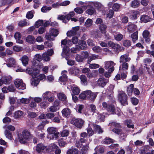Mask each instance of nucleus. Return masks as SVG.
Instances as JSON below:
<instances>
[{"instance_id": "nucleus-1", "label": "nucleus", "mask_w": 154, "mask_h": 154, "mask_svg": "<svg viewBox=\"0 0 154 154\" xmlns=\"http://www.w3.org/2000/svg\"><path fill=\"white\" fill-rule=\"evenodd\" d=\"M79 39L77 37H73L71 39L67 40L65 39L61 41V46L63 48L62 56L67 55L69 51V46H71L73 44H76L78 42Z\"/></svg>"}, {"instance_id": "nucleus-2", "label": "nucleus", "mask_w": 154, "mask_h": 154, "mask_svg": "<svg viewBox=\"0 0 154 154\" xmlns=\"http://www.w3.org/2000/svg\"><path fill=\"white\" fill-rule=\"evenodd\" d=\"M102 104L103 107L106 109L110 114H116L118 116L121 115L120 109L118 108L116 109L113 105L109 104L108 102H103Z\"/></svg>"}, {"instance_id": "nucleus-3", "label": "nucleus", "mask_w": 154, "mask_h": 154, "mask_svg": "<svg viewBox=\"0 0 154 154\" xmlns=\"http://www.w3.org/2000/svg\"><path fill=\"white\" fill-rule=\"evenodd\" d=\"M31 136L30 132L26 130H23L22 134H18V137L20 142L22 143H25L27 140Z\"/></svg>"}, {"instance_id": "nucleus-4", "label": "nucleus", "mask_w": 154, "mask_h": 154, "mask_svg": "<svg viewBox=\"0 0 154 154\" xmlns=\"http://www.w3.org/2000/svg\"><path fill=\"white\" fill-rule=\"evenodd\" d=\"M47 131L49 134L48 136V138L51 139H53L54 138L57 139L58 137L59 133L56 132L57 129L53 127L49 128L47 129Z\"/></svg>"}, {"instance_id": "nucleus-5", "label": "nucleus", "mask_w": 154, "mask_h": 154, "mask_svg": "<svg viewBox=\"0 0 154 154\" xmlns=\"http://www.w3.org/2000/svg\"><path fill=\"white\" fill-rule=\"evenodd\" d=\"M46 76L44 74H41L38 75H36L35 77H33L31 79V84L32 86H36L39 83L40 80H45Z\"/></svg>"}, {"instance_id": "nucleus-6", "label": "nucleus", "mask_w": 154, "mask_h": 154, "mask_svg": "<svg viewBox=\"0 0 154 154\" xmlns=\"http://www.w3.org/2000/svg\"><path fill=\"white\" fill-rule=\"evenodd\" d=\"M50 34L48 33L46 34L45 38L46 39L48 40L53 41L54 40V39L51 37V36H53L54 37H56L59 34V31L58 30L56 29L52 28L50 29Z\"/></svg>"}, {"instance_id": "nucleus-7", "label": "nucleus", "mask_w": 154, "mask_h": 154, "mask_svg": "<svg viewBox=\"0 0 154 154\" xmlns=\"http://www.w3.org/2000/svg\"><path fill=\"white\" fill-rule=\"evenodd\" d=\"M116 64L112 61H105L104 62V67L106 69L108 70L109 72H112L114 70V66Z\"/></svg>"}, {"instance_id": "nucleus-8", "label": "nucleus", "mask_w": 154, "mask_h": 154, "mask_svg": "<svg viewBox=\"0 0 154 154\" xmlns=\"http://www.w3.org/2000/svg\"><path fill=\"white\" fill-rule=\"evenodd\" d=\"M119 100L123 105L127 104V95L123 91H121L119 93Z\"/></svg>"}, {"instance_id": "nucleus-9", "label": "nucleus", "mask_w": 154, "mask_h": 154, "mask_svg": "<svg viewBox=\"0 0 154 154\" xmlns=\"http://www.w3.org/2000/svg\"><path fill=\"white\" fill-rule=\"evenodd\" d=\"M134 85L133 84H131L129 87L127 88V91L128 95L131 96L132 94V92L133 91L135 95H138L140 92L138 89L136 88H134Z\"/></svg>"}, {"instance_id": "nucleus-10", "label": "nucleus", "mask_w": 154, "mask_h": 154, "mask_svg": "<svg viewBox=\"0 0 154 154\" xmlns=\"http://www.w3.org/2000/svg\"><path fill=\"white\" fill-rule=\"evenodd\" d=\"M14 84L18 89L24 90L26 88L25 84L23 82L21 79H17L15 80Z\"/></svg>"}, {"instance_id": "nucleus-11", "label": "nucleus", "mask_w": 154, "mask_h": 154, "mask_svg": "<svg viewBox=\"0 0 154 154\" xmlns=\"http://www.w3.org/2000/svg\"><path fill=\"white\" fill-rule=\"evenodd\" d=\"M28 74L31 75L33 77H35L36 76V75H38L39 72V71L38 69L35 67H33V68H30L29 67H27V69L25 70V72Z\"/></svg>"}, {"instance_id": "nucleus-12", "label": "nucleus", "mask_w": 154, "mask_h": 154, "mask_svg": "<svg viewBox=\"0 0 154 154\" xmlns=\"http://www.w3.org/2000/svg\"><path fill=\"white\" fill-rule=\"evenodd\" d=\"M88 3L89 6L92 7L93 5L98 11H101L103 5L101 3L98 2H89Z\"/></svg>"}, {"instance_id": "nucleus-13", "label": "nucleus", "mask_w": 154, "mask_h": 154, "mask_svg": "<svg viewBox=\"0 0 154 154\" xmlns=\"http://www.w3.org/2000/svg\"><path fill=\"white\" fill-rule=\"evenodd\" d=\"M12 79V77L10 76L2 77L0 79V86L3 84L8 85L10 84Z\"/></svg>"}, {"instance_id": "nucleus-14", "label": "nucleus", "mask_w": 154, "mask_h": 154, "mask_svg": "<svg viewBox=\"0 0 154 154\" xmlns=\"http://www.w3.org/2000/svg\"><path fill=\"white\" fill-rule=\"evenodd\" d=\"M79 29V26L73 27L71 30L67 32L66 34L67 36L71 37L76 35Z\"/></svg>"}, {"instance_id": "nucleus-15", "label": "nucleus", "mask_w": 154, "mask_h": 154, "mask_svg": "<svg viewBox=\"0 0 154 154\" xmlns=\"http://www.w3.org/2000/svg\"><path fill=\"white\" fill-rule=\"evenodd\" d=\"M107 5L109 8H112V10L115 11H119L120 8V4L117 3H114L112 2H109L108 4Z\"/></svg>"}, {"instance_id": "nucleus-16", "label": "nucleus", "mask_w": 154, "mask_h": 154, "mask_svg": "<svg viewBox=\"0 0 154 154\" xmlns=\"http://www.w3.org/2000/svg\"><path fill=\"white\" fill-rule=\"evenodd\" d=\"M84 122V121L82 119L75 118H72L70 121L71 124L74 125H83Z\"/></svg>"}, {"instance_id": "nucleus-17", "label": "nucleus", "mask_w": 154, "mask_h": 154, "mask_svg": "<svg viewBox=\"0 0 154 154\" xmlns=\"http://www.w3.org/2000/svg\"><path fill=\"white\" fill-rule=\"evenodd\" d=\"M67 73V71L64 70L62 72L63 75L59 79V80L61 82V84L62 85H65L64 82L67 80V76L66 74Z\"/></svg>"}, {"instance_id": "nucleus-18", "label": "nucleus", "mask_w": 154, "mask_h": 154, "mask_svg": "<svg viewBox=\"0 0 154 154\" xmlns=\"http://www.w3.org/2000/svg\"><path fill=\"white\" fill-rule=\"evenodd\" d=\"M151 67L152 71L149 67H146V68L147 72L150 78H154V63L151 65Z\"/></svg>"}, {"instance_id": "nucleus-19", "label": "nucleus", "mask_w": 154, "mask_h": 154, "mask_svg": "<svg viewBox=\"0 0 154 154\" xmlns=\"http://www.w3.org/2000/svg\"><path fill=\"white\" fill-rule=\"evenodd\" d=\"M6 64L8 67H14L16 65V61L15 59L13 58H10L8 60Z\"/></svg>"}, {"instance_id": "nucleus-20", "label": "nucleus", "mask_w": 154, "mask_h": 154, "mask_svg": "<svg viewBox=\"0 0 154 154\" xmlns=\"http://www.w3.org/2000/svg\"><path fill=\"white\" fill-rule=\"evenodd\" d=\"M108 82V79H106L104 78H100L98 80L97 84L99 86L103 87L106 85Z\"/></svg>"}, {"instance_id": "nucleus-21", "label": "nucleus", "mask_w": 154, "mask_h": 154, "mask_svg": "<svg viewBox=\"0 0 154 154\" xmlns=\"http://www.w3.org/2000/svg\"><path fill=\"white\" fill-rule=\"evenodd\" d=\"M142 35L146 42H149L150 41V40L149 38L150 35L149 32L148 30H144L143 32Z\"/></svg>"}, {"instance_id": "nucleus-22", "label": "nucleus", "mask_w": 154, "mask_h": 154, "mask_svg": "<svg viewBox=\"0 0 154 154\" xmlns=\"http://www.w3.org/2000/svg\"><path fill=\"white\" fill-rule=\"evenodd\" d=\"M14 37L16 40V42L19 44H23V41L20 39L21 37V35L20 32H17L14 35Z\"/></svg>"}, {"instance_id": "nucleus-23", "label": "nucleus", "mask_w": 154, "mask_h": 154, "mask_svg": "<svg viewBox=\"0 0 154 154\" xmlns=\"http://www.w3.org/2000/svg\"><path fill=\"white\" fill-rule=\"evenodd\" d=\"M88 98L91 101H93L97 96V93H93L90 91L88 90Z\"/></svg>"}, {"instance_id": "nucleus-24", "label": "nucleus", "mask_w": 154, "mask_h": 154, "mask_svg": "<svg viewBox=\"0 0 154 154\" xmlns=\"http://www.w3.org/2000/svg\"><path fill=\"white\" fill-rule=\"evenodd\" d=\"M46 148V146L43 144L39 143L36 146V150L38 152H42Z\"/></svg>"}, {"instance_id": "nucleus-25", "label": "nucleus", "mask_w": 154, "mask_h": 154, "mask_svg": "<svg viewBox=\"0 0 154 154\" xmlns=\"http://www.w3.org/2000/svg\"><path fill=\"white\" fill-rule=\"evenodd\" d=\"M27 42L30 44H34L35 42V38L32 35H28L26 38Z\"/></svg>"}, {"instance_id": "nucleus-26", "label": "nucleus", "mask_w": 154, "mask_h": 154, "mask_svg": "<svg viewBox=\"0 0 154 154\" xmlns=\"http://www.w3.org/2000/svg\"><path fill=\"white\" fill-rule=\"evenodd\" d=\"M130 58L128 57V55L125 54L122 55L120 58V62H126L130 61Z\"/></svg>"}, {"instance_id": "nucleus-27", "label": "nucleus", "mask_w": 154, "mask_h": 154, "mask_svg": "<svg viewBox=\"0 0 154 154\" xmlns=\"http://www.w3.org/2000/svg\"><path fill=\"white\" fill-rule=\"evenodd\" d=\"M128 64L126 62H124L119 66V72L125 71L128 69Z\"/></svg>"}, {"instance_id": "nucleus-28", "label": "nucleus", "mask_w": 154, "mask_h": 154, "mask_svg": "<svg viewBox=\"0 0 154 154\" xmlns=\"http://www.w3.org/2000/svg\"><path fill=\"white\" fill-rule=\"evenodd\" d=\"M69 73L76 75L79 73V70L77 68L73 67L69 69Z\"/></svg>"}, {"instance_id": "nucleus-29", "label": "nucleus", "mask_w": 154, "mask_h": 154, "mask_svg": "<svg viewBox=\"0 0 154 154\" xmlns=\"http://www.w3.org/2000/svg\"><path fill=\"white\" fill-rule=\"evenodd\" d=\"M78 149L73 147L69 149L66 152V154H78Z\"/></svg>"}, {"instance_id": "nucleus-30", "label": "nucleus", "mask_w": 154, "mask_h": 154, "mask_svg": "<svg viewBox=\"0 0 154 154\" xmlns=\"http://www.w3.org/2000/svg\"><path fill=\"white\" fill-rule=\"evenodd\" d=\"M109 46L111 47L112 48L118 50L120 48V45L118 44H115L111 41H109L108 43Z\"/></svg>"}, {"instance_id": "nucleus-31", "label": "nucleus", "mask_w": 154, "mask_h": 154, "mask_svg": "<svg viewBox=\"0 0 154 154\" xmlns=\"http://www.w3.org/2000/svg\"><path fill=\"white\" fill-rule=\"evenodd\" d=\"M140 2L139 1L134 0L131 2L130 6L133 8H136L138 7L140 5Z\"/></svg>"}, {"instance_id": "nucleus-32", "label": "nucleus", "mask_w": 154, "mask_h": 154, "mask_svg": "<svg viewBox=\"0 0 154 154\" xmlns=\"http://www.w3.org/2000/svg\"><path fill=\"white\" fill-rule=\"evenodd\" d=\"M21 60L23 65L24 66H26L28 63V57L26 55H23L21 57Z\"/></svg>"}, {"instance_id": "nucleus-33", "label": "nucleus", "mask_w": 154, "mask_h": 154, "mask_svg": "<svg viewBox=\"0 0 154 154\" xmlns=\"http://www.w3.org/2000/svg\"><path fill=\"white\" fill-rule=\"evenodd\" d=\"M103 14L104 15L106 14V17L109 18L112 17L114 14L113 11L111 9L109 10V11L107 12H104L103 11H102Z\"/></svg>"}, {"instance_id": "nucleus-34", "label": "nucleus", "mask_w": 154, "mask_h": 154, "mask_svg": "<svg viewBox=\"0 0 154 154\" xmlns=\"http://www.w3.org/2000/svg\"><path fill=\"white\" fill-rule=\"evenodd\" d=\"M23 113L20 110L16 111L14 113V117L15 119H19L23 116Z\"/></svg>"}, {"instance_id": "nucleus-35", "label": "nucleus", "mask_w": 154, "mask_h": 154, "mask_svg": "<svg viewBox=\"0 0 154 154\" xmlns=\"http://www.w3.org/2000/svg\"><path fill=\"white\" fill-rule=\"evenodd\" d=\"M130 14V18L133 19H135L137 18V15L139 14V12L138 11L132 10Z\"/></svg>"}, {"instance_id": "nucleus-36", "label": "nucleus", "mask_w": 154, "mask_h": 154, "mask_svg": "<svg viewBox=\"0 0 154 154\" xmlns=\"http://www.w3.org/2000/svg\"><path fill=\"white\" fill-rule=\"evenodd\" d=\"M57 97L61 101H66V97L64 94L62 93H59L57 94Z\"/></svg>"}, {"instance_id": "nucleus-37", "label": "nucleus", "mask_w": 154, "mask_h": 154, "mask_svg": "<svg viewBox=\"0 0 154 154\" xmlns=\"http://www.w3.org/2000/svg\"><path fill=\"white\" fill-rule=\"evenodd\" d=\"M62 113L64 116L68 117L70 115L71 111L68 108H65L62 110Z\"/></svg>"}, {"instance_id": "nucleus-38", "label": "nucleus", "mask_w": 154, "mask_h": 154, "mask_svg": "<svg viewBox=\"0 0 154 154\" xmlns=\"http://www.w3.org/2000/svg\"><path fill=\"white\" fill-rule=\"evenodd\" d=\"M137 27L134 24H131L128 25V31L130 32H132L137 29Z\"/></svg>"}, {"instance_id": "nucleus-39", "label": "nucleus", "mask_w": 154, "mask_h": 154, "mask_svg": "<svg viewBox=\"0 0 154 154\" xmlns=\"http://www.w3.org/2000/svg\"><path fill=\"white\" fill-rule=\"evenodd\" d=\"M79 48L80 49H84L87 47L86 42L82 40L80 41L79 42Z\"/></svg>"}, {"instance_id": "nucleus-40", "label": "nucleus", "mask_w": 154, "mask_h": 154, "mask_svg": "<svg viewBox=\"0 0 154 154\" xmlns=\"http://www.w3.org/2000/svg\"><path fill=\"white\" fill-rule=\"evenodd\" d=\"M140 20L142 22L146 23L150 21V18L148 16L143 15L141 17Z\"/></svg>"}, {"instance_id": "nucleus-41", "label": "nucleus", "mask_w": 154, "mask_h": 154, "mask_svg": "<svg viewBox=\"0 0 154 154\" xmlns=\"http://www.w3.org/2000/svg\"><path fill=\"white\" fill-rule=\"evenodd\" d=\"M83 8L85 9L86 8V7L83 6L82 7H77L74 8V10L77 14H81L84 12V10L82 9V8Z\"/></svg>"}, {"instance_id": "nucleus-42", "label": "nucleus", "mask_w": 154, "mask_h": 154, "mask_svg": "<svg viewBox=\"0 0 154 154\" xmlns=\"http://www.w3.org/2000/svg\"><path fill=\"white\" fill-rule=\"evenodd\" d=\"M31 100L32 97H30L28 98H22L20 99V102L21 103L23 104H28Z\"/></svg>"}, {"instance_id": "nucleus-43", "label": "nucleus", "mask_w": 154, "mask_h": 154, "mask_svg": "<svg viewBox=\"0 0 154 154\" xmlns=\"http://www.w3.org/2000/svg\"><path fill=\"white\" fill-rule=\"evenodd\" d=\"M100 58V57L94 54H93L89 57L88 59V63L90 64L92 60Z\"/></svg>"}, {"instance_id": "nucleus-44", "label": "nucleus", "mask_w": 154, "mask_h": 154, "mask_svg": "<svg viewBox=\"0 0 154 154\" xmlns=\"http://www.w3.org/2000/svg\"><path fill=\"white\" fill-rule=\"evenodd\" d=\"M72 91L75 95H77L79 93L80 90L77 86L73 85L72 87Z\"/></svg>"}, {"instance_id": "nucleus-45", "label": "nucleus", "mask_w": 154, "mask_h": 154, "mask_svg": "<svg viewBox=\"0 0 154 154\" xmlns=\"http://www.w3.org/2000/svg\"><path fill=\"white\" fill-rule=\"evenodd\" d=\"M138 32L137 30L131 35V38L132 39V41L134 42H135L138 39Z\"/></svg>"}, {"instance_id": "nucleus-46", "label": "nucleus", "mask_w": 154, "mask_h": 154, "mask_svg": "<svg viewBox=\"0 0 154 154\" xmlns=\"http://www.w3.org/2000/svg\"><path fill=\"white\" fill-rule=\"evenodd\" d=\"M104 118L105 116L103 114H98L96 120L98 122H101L104 121Z\"/></svg>"}, {"instance_id": "nucleus-47", "label": "nucleus", "mask_w": 154, "mask_h": 154, "mask_svg": "<svg viewBox=\"0 0 154 154\" xmlns=\"http://www.w3.org/2000/svg\"><path fill=\"white\" fill-rule=\"evenodd\" d=\"M99 28L102 33H105L106 32V30L107 28V26L106 25L101 24L100 25Z\"/></svg>"}, {"instance_id": "nucleus-48", "label": "nucleus", "mask_w": 154, "mask_h": 154, "mask_svg": "<svg viewBox=\"0 0 154 154\" xmlns=\"http://www.w3.org/2000/svg\"><path fill=\"white\" fill-rule=\"evenodd\" d=\"M52 93L48 91H47L45 92L42 95V97L43 99L44 100H47L48 99V96L50 95H51Z\"/></svg>"}, {"instance_id": "nucleus-49", "label": "nucleus", "mask_w": 154, "mask_h": 154, "mask_svg": "<svg viewBox=\"0 0 154 154\" xmlns=\"http://www.w3.org/2000/svg\"><path fill=\"white\" fill-rule=\"evenodd\" d=\"M5 134L6 137L8 139L11 140L12 139V136L11 133L8 130H6L5 131Z\"/></svg>"}, {"instance_id": "nucleus-50", "label": "nucleus", "mask_w": 154, "mask_h": 154, "mask_svg": "<svg viewBox=\"0 0 154 154\" xmlns=\"http://www.w3.org/2000/svg\"><path fill=\"white\" fill-rule=\"evenodd\" d=\"M93 23V20L92 19L88 18L85 21V26L87 27L91 26Z\"/></svg>"}, {"instance_id": "nucleus-51", "label": "nucleus", "mask_w": 154, "mask_h": 154, "mask_svg": "<svg viewBox=\"0 0 154 154\" xmlns=\"http://www.w3.org/2000/svg\"><path fill=\"white\" fill-rule=\"evenodd\" d=\"M18 26L20 27H23L29 25L25 20H21L20 21L18 24Z\"/></svg>"}, {"instance_id": "nucleus-52", "label": "nucleus", "mask_w": 154, "mask_h": 154, "mask_svg": "<svg viewBox=\"0 0 154 154\" xmlns=\"http://www.w3.org/2000/svg\"><path fill=\"white\" fill-rule=\"evenodd\" d=\"M87 90L81 93L79 95V97L81 99H85L86 97L88 98V91Z\"/></svg>"}, {"instance_id": "nucleus-53", "label": "nucleus", "mask_w": 154, "mask_h": 154, "mask_svg": "<svg viewBox=\"0 0 154 154\" xmlns=\"http://www.w3.org/2000/svg\"><path fill=\"white\" fill-rule=\"evenodd\" d=\"M80 79L81 82L84 85H86L87 84V81L86 77L84 75H82L80 77Z\"/></svg>"}, {"instance_id": "nucleus-54", "label": "nucleus", "mask_w": 154, "mask_h": 154, "mask_svg": "<svg viewBox=\"0 0 154 154\" xmlns=\"http://www.w3.org/2000/svg\"><path fill=\"white\" fill-rule=\"evenodd\" d=\"M59 108L58 107H57L53 105L49 108L48 111L54 112H56L57 110H59Z\"/></svg>"}, {"instance_id": "nucleus-55", "label": "nucleus", "mask_w": 154, "mask_h": 154, "mask_svg": "<svg viewBox=\"0 0 154 154\" xmlns=\"http://www.w3.org/2000/svg\"><path fill=\"white\" fill-rule=\"evenodd\" d=\"M114 86L112 85H110L107 88V92H109V93H108V94H112L113 93V90L114 88Z\"/></svg>"}, {"instance_id": "nucleus-56", "label": "nucleus", "mask_w": 154, "mask_h": 154, "mask_svg": "<svg viewBox=\"0 0 154 154\" xmlns=\"http://www.w3.org/2000/svg\"><path fill=\"white\" fill-rule=\"evenodd\" d=\"M13 50L17 52H18L22 51L23 50L22 47L18 45L14 46L13 47Z\"/></svg>"}, {"instance_id": "nucleus-57", "label": "nucleus", "mask_w": 154, "mask_h": 154, "mask_svg": "<svg viewBox=\"0 0 154 154\" xmlns=\"http://www.w3.org/2000/svg\"><path fill=\"white\" fill-rule=\"evenodd\" d=\"M49 56L46 52L43 53L42 57L43 60L45 61H48L50 60Z\"/></svg>"}, {"instance_id": "nucleus-58", "label": "nucleus", "mask_w": 154, "mask_h": 154, "mask_svg": "<svg viewBox=\"0 0 154 154\" xmlns=\"http://www.w3.org/2000/svg\"><path fill=\"white\" fill-rule=\"evenodd\" d=\"M119 144L117 143H112L109 146V148L111 149H115L116 151L118 150Z\"/></svg>"}, {"instance_id": "nucleus-59", "label": "nucleus", "mask_w": 154, "mask_h": 154, "mask_svg": "<svg viewBox=\"0 0 154 154\" xmlns=\"http://www.w3.org/2000/svg\"><path fill=\"white\" fill-rule=\"evenodd\" d=\"M51 9V8L50 7L43 6L41 8V11L43 12H47Z\"/></svg>"}, {"instance_id": "nucleus-60", "label": "nucleus", "mask_w": 154, "mask_h": 154, "mask_svg": "<svg viewBox=\"0 0 154 154\" xmlns=\"http://www.w3.org/2000/svg\"><path fill=\"white\" fill-rule=\"evenodd\" d=\"M43 24V21L42 20H39L37 21L35 24V27L38 28L40 26H42Z\"/></svg>"}, {"instance_id": "nucleus-61", "label": "nucleus", "mask_w": 154, "mask_h": 154, "mask_svg": "<svg viewBox=\"0 0 154 154\" xmlns=\"http://www.w3.org/2000/svg\"><path fill=\"white\" fill-rule=\"evenodd\" d=\"M33 17V12L32 11H29L27 12L26 17L28 19H31Z\"/></svg>"}, {"instance_id": "nucleus-62", "label": "nucleus", "mask_w": 154, "mask_h": 154, "mask_svg": "<svg viewBox=\"0 0 154 154\" xmlns=\"http://www.w3.org/2000/svg\"><path fill=\"white\" fill-rule=\"evenodd\" d=\"M75 15V13L73 11H71L69 14L66 16V19L69 20L71 17L74 16Z\"/></svg>"}, {"instance_id": "nucleus-63", "label": "nucleus", "mask_w": 154, "mask_h": 154, "mask_svg": "<svg viewBox=\"0 0 154 154\" xmlns=\"http://www.w3.org/2000/svg\"><path fill=\"white\" fill-rule=\"evenodd\" d=\"M100 66L97 64L92 63L90 64L89 65V67L91 69H96L98 68Z\"/></svg>"}, {"instance_id": "nucleus-64", "label": "nucleus", "mask_w": 154, "mask_h": 154, "mask_svg": "<svg viewBox=\"0 0 154 154\" xmlns=\"http://www.w3.org/2000/svg\"><path fill=\"white\" fill-rule=\"evenodd\" d=\"M76 60L78 62H82L83 61L84 59L81 55L77 54L75 57Z\"/></svg>"}]
</instances>
